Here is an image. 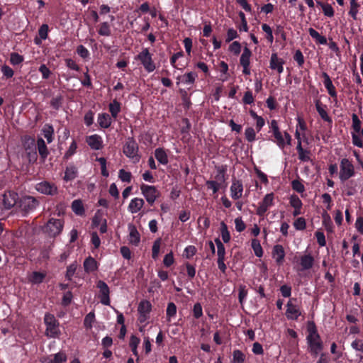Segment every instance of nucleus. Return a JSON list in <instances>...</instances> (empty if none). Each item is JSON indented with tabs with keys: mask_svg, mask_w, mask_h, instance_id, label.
I'll return each instance as SVG.
<instances>
[{
	"mask_svg": "<svg viewBox=\"0 0 363 363\" xmlns=\"http://www.w3.org/2000/svg\"><path fill=\"white\" fill-rule=\"evenodd\" d=\"M63 228V221L60 219L50 218L43 227V230L50 238L60 234Z\"/></svg>",
	"mask_w": 363,
	"mask_h": 363,
	"instance_id": "f257e3e1",
	"label": "nucleus"
},
{
	"mask_svg": "<svg viewBox=\"0 0 363 363\" xmlns=\"http://www.w3.org/2000/svg\"><path fill=\"white\" fill-rule=\"evenodd\" d=\"M45 324L46 325L45 333L47 336L52 338L57 337L60 335L59 323L55 317L50 313L45 315Z\"/></svg>",
	"mask_w": 363,
	"mask_h": 363,
	"instance_id": "f03ea898",
	"label": "nucleus"
},
{
	"mask_svg": "<svg viewBox=\"0 0 363 363\" xmlns=\"http://www.w3.org/2000/svg\"><path fill=\"white\" fill-rule=\"evenodd\" d=\"M138 146L133 138H129L123 146V153L128 157L139 160Z\"/></svg>",
	"mask_w": 363,
	"mask_h": 363,
	"instance_id": "7ed1b4c3",
	"label": "nucleus"
},
{
	"mask_svg": "<svg viewBox=\"0 0 363 363\" xmlns=\"http://www.w3.org/2000/svg\"><path fill=\"white\" fill-rule=\"evenodd\" d=\"M18 205L21 211L26 213L35 209L38 205V201L33 196H26L19 199Z\"/></svg>",
	"mask_w": 363,
	"mask_h": 363,
	"instance_id": "20e7f679",
	"label": "nucleus"
},
{
	"mask_svg": "<svg viewBox=\"0 0 363 363\" xmlns=\"http://www.w3.org/2000/svg\"><path fill=\"white\" fill-rule=\"evenodd\" d=\"M354 167L352 164L346 158L341 161L340 179L342 182H345L354 175Z\"/></svg>",
	"mask_w": 363,
	"mask_h": 363,
	"instance_id": "39448f33",
	"label": "nucleus"
},
{
	"mask_svg": "<svg viewBox=\"0 0 363 363\" xmlns=\"http://www.w3.org/2000/svg\"><path fill=\"white\" fill-rule=\"evenodd\" d=\"M141 191L146 199L149 204L152 205L157 198L160 196V192L155 186L142 184L140 186Z\"/></svg>",
	"mask_w": 363,
	"mask_h": 363,
	"instance_id": "423d86ee",
	"label": "nucleus"
},
{
	"mask_svg": "<svg viewBox=\"0 0 363 363\" xmlns=\"http://www.w3.org/2000/svg\"><path fill=\"white\" fill-rule=\"evenodd\" d=\"M137 59L141 62L147 72H152L155 69V65L152 60L151 55L147 48L139 53L137 56Z\"/></svg>",
	"mask_w": 363,
	"mask_h": 363,
	"instance_id": "0eeeda50",
	"label": "nucleus"
},
{
	"mask_svg": "<svg viewBox=\"0 0 363 363\" xmlns=\"http://www.w3.org/2000/svg\"><path fill=\"white\" fill-rule=\"evenodd\" d=\"M96 286H97V288L99 289V291H100L99 298H100L101 303L104 305L109 306L110 305V298H109L110 290H109L108 285L104 281L99 280L96 284Z\"/></svg>",
	"mask_w": 363,
	"mask_h": 363,
	"instance_id": "6e6552de",
	"label": "nucleus"
},
{
	"mask_svg": "<svg viewBox=\"0 0 363 363\" xmlns=\"http://www.w3.org/2000/svg\"><path fill=\"white\" fill-rule=\"evenodd\" d=\"M18 195L14 191H6L3 195V204L5 209H10L16 204H18Z\"/></svg>",
	"mask_w": 363,
	"mask_h": 363,
	"instance_id": "1a4fd4ad",
	"label": "nucleus"
},
{
	"mask_svg": "<svg viewBox=\"0 0 363 363\" xmlns=\"http://www.w3.org/2000/svg\"><path fill=\"white\" fill-rule=\"evenodd\" d=\"M38 191L48 195H54L57 193V187L48 182H43L36 185Z\"/></svg>",
	"mask_w": 363,
	"mask_h": 363,
	"instance_id": "9d476101",
	"label": "nucleus"
},
{
	"mask_svg": "<svg viewBox=\"0 0 363 363\" xmlns=\"http://www.w3.org/2000/svg\"><path fill=\"white\" fill-rule=\"evenodd\" d=\"M273 199H274L273 194H267L264 196V198L263 199L259 206L257 208V214L259 216H263L267 211L268 208L272 205Z\"/></svg>",
	"mask_w": 363,
	"mask_h": 363,
	"instance_id": "9b49d317",
	"label": "nucleus"
},
{
	"mask_svg": "<svg viewBox=\"0 0 363 363\" xmlns=\"http://www.w3.org/2000/svg\"><path fill=\"white\" fill-rule=\"evenodd\" d=\"M231 196L233 199L236 200L242 196L243 187L240 181L233 179L232 186L230 187Z\"/></svg>",
	"mask_w": 363,
	"mask_h": 363,
	"instance_id": "f8f14e48",
	"label": "nucleus"
},
{
	"mask_svg": "<svg viewBox=\"0 0 363 363\" xmlns=\"http://www.w3.org/2000/svg\"><path fill=\"white\" fill-rule=\"evenodd\" d=\"M286 306L287 309L286 311V315L287 318L291 320H296L298 317L301 315L299 308L296 305H294L291 300L287 303Z\"/></svg>",
	"mask_w": 363,
	"mask_h": 363,
	"instance_id": "ddd939ff",
	"label": "nucleus"
},
{
	"mask_svg": "<svg viewBox=\"0 0 363 363\" xmlns=\"http://www.w3.org/2000/svg\"><path fill=\"white\" fill-rule=\"evenodd\" d=\"M129 242L130 244L138 246L140 241V235L136 227L133 224L128 225Z\"/></svg>",
	"mask_w": 363,
	"mask_h": 363,
	"instance_id": "4468645a",
	"label": "nucleus"
},
{
	"mask_svg": "<svg viewBox=\"0 0 363 363\" xmlns=\"http://www.w3.org/2000/svg\"><path fill=\"white\" fill-rule=\"evenodd\" d=\"M284 61L277 57L276 53H273L270 60V68L272 69H277L279 73L283 72Z\"/></svg>",
	"mask_w": 363,
	"mask_h": 363,
	"instance_id": "2eb2a0df",
	"label": "nucleus"
},
{
	"mask_svg": "<svg viewBox=\"0 0 363 363\" xmlns=\"http://www.w3.org/2000/svg\"><path fill=\"white\" fill-rule=\"evenodd\" d=\"M308 340L310 343L311 351L317 354L323 349L322 343L320 341V337L315 338L312 334V335L308 336Z\"/></svg>",
	"mask_w": 363,
	"mask_h": 363,
	"instance_id": "dca6fc26",
	"label": "nucleus"
},
{
	"mask_svg": "<svg viewBox=\"0 0 363 363\" xmlns=\"http://www.w3.org/2000/svg\"><path fill=\"white\" fill-rule=\"evenodd\" d=\"M272 256L274 258L276 259V262L278 264L282 263L285 256L284 250L282 245H277L274 247L272 251Z\"/></svg>",
	"mask_w": 363,
	"mask_h": 363,
	"instance_id": "f3484780",
	"label": "nucleus"
},
{
	"mask_svg": "<svg viewBox=\"0 0 363 363\" xmlns=\"http://www.w3.org/2000/svg\"><path fill=\"white\" fill-rule=\"evenodd\" d=\"M86 142L88 145L94 150H99L101 148V138L97 135L88 137Z\"/></svg>",
	"mask_w": 363,
	"mask_h": 363,
	"instance_id": "a211bd4d",
	"label": "nucleus"
},
{
	"mask_svg": "<svg viewBox=\"0 0 363 363\" xmlns=\"http://www.w3.org/2000/svg\"><path fill=\"white\" fill-rule=\"evenodd\" d=\"M84 268L86 272H92L97 269V262L94 258L89 257L84 262Z\"/></svg>",
	"mask_w": 363,
	"mask_h": 363,
	"instance_id": "6ab92c4d",
	"label": "nucleus"
},
{
	"mask_svg": "<svg viewBox=\"0 0 363 363\" xmlns=\"http://www.w3.org/2000/svg\"><path fill=\"white\" fill-rule=\"evenodd\" d=\"M37 147L41 158L45 160L48 157L49 152L45 143L43 138H40L38 139Z\"/></svg>",
	"mask_w": 363,
	"mask_h": 363,
	"instance_id": "aec40b11",
	"label": "nucleus"
},
{
	"mask_svg": "<svg viewBox=\"0 0 363 363\" xmlns=\"http://www.w3.org/2000/svg\"><path fill=\"white\" fill-rule=\"evenodd\" d=\"M315 108H316L318 113H319L320 116L321 117V118L323 120H324L325 121L329 122V123L332 122L331 118L328 115L327 111L325 110L324 107L322 106L320 100L315 101Z\"/></svg>",
	"mask_w": 363,
	"mask_h": 363,
	"instance_id": "412c9836",
	"label": "nucleus"
},
{
	"mask_svg": "<svg viewBox=\"0 0 363 363\" xmlns=\"http://www.w3.org/2000/svg\"><path fill=\"white\" fill-rule=\"evenodd\" d=\"M144 205V201L143 199L135 198L131 201L129 204L130 211L132 213L138 212Z\"/></svg>",
	"mask_w": 363,
	"mask_h": 363,
	"instance_id": "4be33fe9",
	"label": "nucleus"
},
{
	"mask_svg": "<svg viewBox=\"0 0 363 363\" xmlns=\"http://www.w3.org/2000/svg\"><path fill=\"white\" fill-rule=\"evenodd\" d=\"M313 257L310 255H306L301 258V264L303 269H308L313 267Z\"/></svg>",
	"mask_w": 363,
	"mask_h": 363,
	"instance_id": "5701e85b",
	"label": "nucleus"
},
{
	"mask_svg": "<svg viewBox=\"0 0 363 363\" xmlns=\"http://www.w3.org/2000/svg\"><path fill=\"white\" fill-rule=\"evenodd\" d=\"M155 156L157 161L161 164H167L168 163L167 155L162 148H157L155 150Z\"/></svg>",
	"mask_w": 363,
	"mask_h": 363,
	"instance_id": "b1692460",
	"label": "nucleus"
},
{
	"mask_svg": "<svg viewBox=\"0 0 363 363\" xmlns=\"http://www.w3.org/2000/svg\"><path fill=\"white\" fill-rule=\"evenodd\" d=\"M72 211L79 216H82L84 213V208L83 203L81 200H74L72 203Z\"/></svg>",
	"mask_w": 363,
	"mask_h": 363,
	"instance_id": "393cba45",
	"label": "nucleus"
},
{
	"mask_svg": "<svg viewBox=\"0 0 363 363\" xmlns=\"http://www.w3.org/2000/svg\"><path fill=\"white\" fill-rule=\"evenodd\" d=\"M98 122L101 128H108L111 123L110 116L107 113L99 115Z\"/></svg>",
	"mask_w": 363,
	"mask_h": 363,
	"instance_id": "a878e982",
	"label": "nucleus"
},
{
	"mask_svg": "<svg viewBox=\"0 0 363 363\" xmlns=\"http://www.w3.org/2000/svg\"><path fill=\"white\" fill-rule=\"evenodd\" d=\"M308 32H309L310 35L313 38L315 39L316 41L318 43H319L320 44L325 45L327 43L326 38L325 36L320 35L319 33L317 32L315 29L310 28L308 29Z\"/></svg>",
	"mask_w": 363,
	"mask_h": 363,
	"instance_id": "bb28decb",
	"label": "nucleus"
},
{
	"mask_svg": "<svg viewBox=\"0 0 363 363\" xmlns=\"http://www.w3.org/2000/svg\"><path fill=\"white\" fill-rule=\"evenodd\" d=\"M77 170L76 167L71 166L66 168L64 179L67 182L73 180L77 177Z\"/></svg>",
	"mask_w": 363,
	"mask_h": 363,
	"instance_id": "cd10ccee",
	"label": "nucleus"
},
{
	"mask_svg": "<svg viewBox=\"0 0 363 363\" xmlns=\"http://www.w3.org/2000/svg\"><path fill=\"white\" fill-rule=\"evenodd\" d=\"M151 307H152L151 303L148 301L143 300L140 302L138 308V311L139 313L149 314V313L151 311Z\"/></svg>",
	"mask_w": 363,
	"mask_h": 363,
	"instance_id": "c85d7f7f",
	"label": "nucleus"
},
{
	"mask_svg": "<svg viewBox=\"0 0 363 363\" xmlns=\"http://www.w3.org/2000/svg\"><path fill=\"white\" fill-rule=\"evenodd\" d=\"M252 55L250 50L245 47L243 50V52L240 57V65H250V58Z\"/></svg>",
	"mask_w": 363,
	"mask_h": 363,
	"instance_id": "c756f323",
	"label": "nucleus"
},
{
	"mask_svg": "<svg viewBox=\"0 0 363 363\" xmlns=\"http://www.w3.org/2000/svg\"><path fill=\"white\" fill-rule=\"evenodd\" d=\"M196 77L197 74L196 72H191L184 74L182 77H179L177 79L180 80L182 79V82L186 84H194Z\"/></svg>",
	"mask_w": 363,
	"mask_h": 363,
	"instance_id": "7c9ffc66",
	"label": "nucleus"
},
{
	"mask_svg": "<svg viewBox=\"0 0 363 363\" xmlns=\"http://www.w3.org/2000/svg\"><path fill=\"white\" fill-rule=\"evenodd\" d=\"M215 242L217 246L218 259H225V249L223 244L219 238L215 239Z\"/></svg>",
	"mask_w": 363,
	"mask_h": 363,
	"instance_id": "2f4dec72",
	"label": "nucleus"
},
{
	"mask_svg": "<svg viewBox=\"0 0 363 363\" xmlns=\"http://www.w3.org/2000/svg\"><path fill=\"white\" fill-rule=\"evenodd\" d=\"M45 277V274L38 272H34L30 275L29 280L33 284H39L43 281Z\"/></svg>",
	"mask_w": 363,
	"mask_h": 363,
	"instance_id": "473e14b6",
	"label": "nucleus"
},
{
	"mask_svg": "<svg viewBox=\"0 0 363 363\" xmlns=\"http://www.w3.org/2000/svg\"><path fill=\"white\" fill-rule=\"evenodd\" d=\"M220 231L223 242L225 243L228 242L230 240V235L227 225L223 221L220 223Z\"/></svg>",
	"mask_w": 363,
	"mask_h": 363,
	"instance_id": "72a5a7b5",
	"label": "nucleus"
},
{
	"mask_svg": "<svg viewBox=\"0 0 363 363\" xmlns=\"http://www.w3.org/2000/svg\"><path fill=\"white\" fill-rule=\"evenodd\" d=\"M23 146L26 151L36 150L35 139L30 137H26L24 139Z\"/></svg>",
	"mask_w": 363,
	"mask_h": 363,
	"instance_id": "f704fd0d",
	"label": "nucleus"
},
{
	"mask_svg": "<svg viewBox=\"0 0 363 363\" xmlns=\"http://www.w3.org/2000/svg\"><path fill=\"white\" fill-rule=\"evenodd\" d=\"M359 6L360 5L357 2V0H350V9L349 14L354 20H357V14Z\"/></svg>",
	"mask_w": 363,
	"mask_h": 363,
	"instance_id": "c9c22d12",
	"label": "nucleus"
},
{
	"mask_svg": "<svg viewBox=\"0 0 363 363\" xmlns=\"http://www.w3.org/2000/svg\"><path fill=\"white\" fill-rule=\"evenodd\" d=\"M252 247L253 248L255 254L257 257H260L262 256V248L258 240L254 239L252 240Z\"/></svg>",
	"mask_w": 363,
	"mask_h": 363,
	"instance_id": "e433bc0d",
	"label": "nucleus"
},
{
	"mask_svg": "<svg viewBox=\"0 0 363 363\" xmlns=\"http://www.w3.org/2000/svg\"><path fill=\"white\" fill-rule=\"evenodd\" d=\"M139 343H140V339L138 337H137L135 335H132L130 337L129 345H130V347H131L133 353L135 356H138V354L137 347H138V345Z\"/></svg>",
	"mask_w": 363,
	"mask_h": 363,
	"instance_id": "4c0bfd02",
	"label": "nucleus"
},
{
	"mask_svg": "<svg viewBox=\"0 0 363 363\" xmlns=\"http://www.w3.org/2000/svg\"><path fill=\"white\" fill-rule=\"evenodd\" d=\"M318 4L322 7L324 14L326 16L332 17L334 16V10L331 5L328 4H323L321 2H318Z\"/></svg>",
	"mask_w": 363,
	"mask_h": 363,
	"instance_id": "58836bf2",
	"label": "nucleus"
},
{
	"mask_svg": "<svg viewBox=\"0 0 363 363\" xmlns=\"http://www.w3.org/2000/svg\"><path fill=\"white\" fill-rule=\"evenodd\" d=\"M323 225L326 230L331 233L333 231V223L330 216L327 213H324L323 214Z\"/></svg>",
	"mask_w": 363,
	"mask_h": 363,
	"instance_id": "ea45409f",
	"label": "nucleus"
},
{
	"mask_svg": "<svg viewBox=\"0 0 363 363\" xmlns=\"http://www.w3.org/2000/svg\"><path fill=\"white\" fill-rule=\"evenodd\" d=\"M161 245V238L157 239L152 245V257L153 259H157L160 252V248Z\"/></svg>",
	"mask_w": 363,
	"mask_h": 363,
	"instance_id": "a19ab883",
	"label": "nucleus"
},
{
	"mask_svg": "<svg viewBox=\"0 0 363 363\" xmlns=\"http://www.w3.org/2000/svg\"><path fill=\"white\" fill-rule=\"evenodd\" d=\"M67 359V356L64 352H58L55 354L54 358L48 363H63Z\"/></svg>",
	"mask_w": 363,
	"mask_h": 363,
	"instance_id": "79ce46f5",
	"label": "nucleus"
},
{
	"mask_svg": "<svg viewBox=\"0 0 363 363\" xmlns=\"http://www.w3.org/2000/svg\"><path fill=\"white\" fill-rule=\"evenodd\" d=\"M245 354L239 350L233 352V362L235 363H243L245 361Z\"/></svg>",
	"mask_w": 363,
	"mask_h": 363,
	"instance_id": "37998d69",
	"label": "nucleus"
},
{
	"mask_svg": "<svg viewBox=\"0 0 363 363\" xmlns=\"http://www.w3.org/2000/svg\"><path fill=\"white\" fill-rule=\"evenodd\" d=\"M357 186V183L351 180L348 183L346 184L345 187L347 190V195L352 196L356 192L355 187Z\"/></svg>",
	"mask_w": 363,
	"mask_h": 363,
	"instance_id": "c03bdc74",
	"label": "nucleus"
},
{
	"mask_svg": "<svg viewBox=\"0 0 363 363\" xmlns=\"http://www.w3.org/2000/svg\"><path fill=\"white\" fill-rule=\"evenodd\" d=\"M352 128L356 133H359L361 129V121L359 119L357 114L353 113L352 116Z\"/></svg>",
	"mask_w": 363,
	"mask_h": 363,
	"instance_id": "a18cd8bd",
	"label": "nucleus"
},
{
	"mask_svg": "<svg viewBox=\"0 0 363 363\" xmlns=\"http://www.w3.org/2000/svg\"><path fill=\"white\" fill-rule=\"evenodd\" d=\"M94 313L93 312H90L88 313L84 320V325L86 328H91L92 327V323L94 320Z\"/></svg>",
	"mask_w": 363,
	"mask_h": 363,
	"instance_id": "49530a36",
	"label": "nucleus"
},
{
	"mask_svg": "<svg viewBox=\"0 0 363 363\" xmlns=\"http://www.w3.org/2000/svg\"><path fill=\"white\" fill-rule=\"evenodd\" d=\"M324 84H325V88L328 91L329 94L332 97H336L337 93H336L335 88L333 86L331 79L329 81H327V82H324Z\"/></svg>",
	"mask_w": 363,
	"mask_h": 363,
	"instance_id": "de8ad7c7",
	"label": "nucleus"
},
{
	"mask_svg": "<svg viewBox=\"0 0 363 363\" xmlns=\"http://www.w3.org/2000/svg\"><path fill=\"white\" fill-rule=\"evenodd\" d=\"M262 28L267 34V36H266L267 39L268 40L269 42H270L272 43L274 40L272 28H270V26L269 25L265 24V23L262 24Z\"/></svg>",
	"mask_w": 363,
	"mask_h": 363,
	"instance_id": "09e8293b",
	"label": "nucleus"
},
{
	"mask_svg": "<svg viewBox=\"0 0 363 363\" xmlns=\"http://www.w3.org/2000/svg\"><path fill=\"white\" fill-rule=\"evenodd\" d=\"M294 225L296 230H303L306 226V220L303 218H298L294 221Z\"/></svg>",
	"mask_w": 363,
	"mask_h": 363,
	"instance_id": "8fccbe9b",
	"label": "nucleus"
},
{
	"mask_svg": "<svg viewBox=\"0 0 363 363\" xmlns=\"http://www.w3.org/2000/svg\"><path fill=\"white\" fill-rule=\"evenodd\" d=\"M23 61V56L20 55L19 54H18L16 52H13L11 54L10 62L11 64L16 65L20 64Z\"/></svg>",
	"mask_w": 363,
	"mask_h": 363,
	"instance_id": "3c124183",
	"label": "nucleus"
},
{
	"mask_svg": "<svg viewBox=\"0 0 363 363\" xmlns=\"http://www.w3.org/2000/svg\"><path fill=\"white\" fill-rule=\"evenodd\" d=\"M118 177L122 182H130L131 180V173L123 169L119 171Z\"/></svg>",
	"mask_w": 363,
	"mask_h": 363,
	"instance_id": "603ef678",
	"label": "nucleus"
},
{
	"mask_svg": "<svg viewBox=\"0 0 363 363\" xmlns=\"http://www.w3.org/2000/svg\"><path fill=\"white\" fill-rule=\"evenodd\" d=\"M99 33L101 35L105 36H108L111 34L108 23L104 22L101 24L100 28L99 30Z\"/></svg>",
	"mask_w": 363,
	"mask_h": 363,
	"instance_id": "864d4df0",
	"label": "nucleus"
},
{
	"mask_svg": "<svg viewBox=\"0 0 363 363\" xmlns=\"http://www.w3.org/2000/svg\"><path fill=\"white\" fill-rule=\"evenodd\" d=\"M274 136L277 140V143L279 147L284 148L285 146V142L281 135V133L279 130L277 132H274Z\"/></svg>",
	"mask_w": 363,
	"mask_h": 363,
	"instance_id": "5fc2aeb1",
	"label": "nucleus"
},
{
	"mask_svg": "<svg viewBox=\"0 0 363 363\" xmlns=\"http://www.w3.org/2000/svg\"><path fill=\"white\" fill-rule=\"evenodd\" d=\"M245 135L247 140L249 142H252L255 140L256 134L255 130L252 128H247L245 130Z\"/></svg>",
	"mask_w": 363,
	"mask_h": 363,
	"instance_id": "6e6d98bb",
	"label": "nucleus"
},
{
	"mask_svg": "<svg viewBox=\"0 0 363 363\" xmlns=\"http://www.w3.org/2000/svg\"><path fill=\"white\" fill-rule=\"evenodd\" d=\"M109 111L113 117H116L118 113L120 111L119 104L116 101H114L113 103L110 104Z\"/></svg>",
	"mask_w": 363,
	"mask_h": 363,
	"instance_id": "4d7b16f0",
	"label": "nucleus"
},
{
	"mask_svg": "<svg viewBox=\"0 0 363 363\" xmlns=\"http://www.w3.org/2000/svg\"><path fill=\"white\" fill-rule=\"evenodd\" d=\"M77 264L76 263H73L70 264L67 269V273H66V277L71 280L72 277L74 274L76 270H77Z\"/></svg>",
	"mask_w": 363,
	"mask_h": 363,
	"instance_id": "13d9d810",
	"label": "nucleus"
},
{
	"mask_svg": "<svg viewBox=\"0 0 363 363\" xmlns=\"http://www.w3.org/2000/svg\"><path fill=\"white\" fill-rule=\"evenodd\" d=\"M177 312V307L176 305L171 302L169 303L167 308V316L169 318L172 316H174L176 314Z\"/></svg>",
	"mask_w": 363,
	"mask_h": 363,
	"instance_id": "bf43d9fd",
	"label": "nucleus"
},
{
	"mask_svg": "<svg viewBox=\"0 0 363 363\" xmlns=\"http://www.w3.org/2000/svg\"><path fill=\"white\" fill-rule=\"evenodd\" d=\"M48 26L47 24H43L39 30H38V35L40 38V39L45 40L48 37Z\"/></svg>",
	"mask_w": 363,
	"mask_h": 363,
	"instance_id": "052dcab7",
	"label": "nucleus"
},
{
	"mask_svg": "<svg viewBox=\"0 0 363 363\" xmlns=\"http://www.w3.org/2000/svg\"><path fill=\"white\" fill-rule=\"evenodd\" d=\"M290 203L294 208H301L302 206V202L297 196L291 197Z\"/></svg>",
	"mask_w": 363,
	"mask_h": 363,
	"instance_id": "680f3d73",
	"label": "nucleus"
},
{
	"mask_svg": "<svg viewBox=\"0 0 363 363\" xmlns=\"http://www.w3.org/2000/svg\"><path fill=\"white\" fill-rule=\"evenodd\" d=\"M53 134V128L52 126H48L43 130V135L47 139L48 143L52 142V135Z\"/></svg>",
	"mask_w": 363,
	"mask_h": 363,
	"instance_id": "e2e57ef3",
	"label": "nucleus"
},
{
	"mask_svg": "<svg viewBox=\"0 0 363 363\" xmlns=\"http://www.w3.org/2000/svg\"><path fill=\"white\" fill-rule=\"evenodd\" d=\"M206 184L208 189H211L213 194H216L220 188V184L215 181H207Z\"/></svg>",
	"mask_w": 363,
	"mask_h": 363,
	"instance_id": "0e129e2a",
	"label": "nucleus"
},
{
	"mask_svg": "<svg viewBox=\"0 0 363 363\" xmlns=\"http://www.w3.org/2000/svg\"><path fill=\"white\" fill-rule=\"evenodd\" d=\"M294 190L298 193H302L304 191V186L298 180H294L291 183Z\"/></svg>",
	"mask_w": 363,
	"mask_h": 363,
	"instance_id": "69168bd1",
	"label": "nucleus"
},
{
	"mask_svg": "<svg viewBox=\"0 0 363 363\" xmlns=\"http://www.w3.org/2000/svg\"><path fill=\"white\" fill-rule=\"evenodd\" d=\"M103 218H102V214L98 211L96 213L95 216H94L93 219H92V225L94 226V227H97L99 226L101 223H103Z\"/></svg>",
	"mask_w": 363,
	"mask_h": 363,
	"instance_id": "338daca9",
	"label": "nucleus"
},
{
	"mask_svg": "<svg viewBox=\"0 0 363 363\" xmlns=\"http://www.w3.org/2000/svg\"><path fill=\"white\" fill-rule=\"evenodd\" d=\"M229 50L230 52L237 55L240 52L241 45L238 42L235 41L230 45Z\"/></svg>",
	"mask_w": 363,
	"mask_h": 363,
	"instance_id": "774afa93",
	"label": "nucleus"
}]
</instances>
